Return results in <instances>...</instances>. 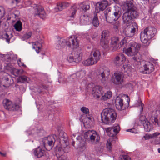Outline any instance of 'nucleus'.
Here are the masks:
<instances>
[{
    "mask_svg": "<svg viewBox=\"0 0 160 160\" xmlns=\"http://www.w3.org/2000/svg\"><path fill=\"white\" fill-rule=\"evenodd\" d=\"M143 125L145 130L146 132H149L152 129V125L148 121Z\"/></svg>",
    "mask_w": 160,
    "mask_h": 160,
    "instance_id": "35",
    "label": "nucleus"
},
{
    "mask_svg": "<svg viewBox=\"0 0 160 160\" xmlns=\"http://www.w3.org/2000/svg\"><path fill=\"white\" fill-rule=\"evenodd\" d=\"M101 54L99 51L97 49L92 50L90 58L84 61L83 63L86 66L92 65L96 64L100 60Z\"/></svg>",
    "mask_w": 160,
    "mask_h": 160,
    "instance_id": "6",
    "label": "nucleus"
},
{
    "mask_svg": "<svg viewBox=\"0 0 160 160\" xmlns=\"http://www.w3.org/2000/svg\"><path fill=\"white\" fill-rule=\"evenodd\" d=\"M116 113L115 110L110 108L104 109L101 113V120L102 122L107 124H111L116 119Z\"/></svg>",
    "mask_w": 160,
    "mask_h": 160,
    "instance_id": "3",
    "label": "nucleus"
},
{
    "mask_svg": "<svg viewBox=\"0 0 160 160\" xmlns=\"http://www.w3.org/2000/svg\"><path fill=\"white\" fill-rule=\"evenodd\" d=\"M157 29L156 28L152 27H148L145 29L143 32L146 33L149 38L151 39L155 35Z\"/></svg>",
    "mask_w": 160,
    "mask_h": 160,
    "instance_id": "20",
    "label": "nucleus"
},
{
    "mask_svg": "<svg viewBox=\"0 0 160 160\" xmlns=\"http://www.w3.org/2000/svg\"><path fill=\"white\" fill-rule=\"evenodd\" d=\"M130 100L128 96H127V102L124 104L123 100L120 96H117L115 100V105L116 108L119 110H123L128 108L129 105Z\"/></svg>",
    "mask_w": 160,
    "mask_h": 160,
    "instance_id": "10",
    "label": "nucleus"
},
{
    "mask_svg": "<svg viewBox=\"0 0 160 160\" xmlns=\"http://www.w3.org/2000/svg\"><path fill=\"white\" fill-rule=\"evenodd\" d=\"M34 153L37 158H40L45 154V151L39 146L34 150Z\"/></svg>",
    "mask_w": 160,
    "mask_h": 160,
    "instance_id": "23",
    "label": "nucleus"
},
{
    "mask_svg": "<svg viewBox=\"0 0 160 160\" xmlns=\"http://www.w3.org/2000/svg\"><path fill=\"white\" fill-rule=\"evenodd\" d=\"M153 113L154 116H152V122L154 124H157L159 126V122L158 119L157 118V117L160 114V111L158 110H157L155 112H153Z\"/></svg>",
    "mask_w": 160,
    "mask_h": 160,
    "instance_id": "25",
    "label": "nucleus"
},
{
    "mask_svg": "<svg viewBox=\"0 0 160 160\" xmlns=\"http://www.w3.org/2000/svg\"><path fill=\"white\" fill-rule=\"evenodd\" d=\"M109 74V71L108 69L100 68L95 72L93 79L96 82L104 83L106 80L107 76Z\"/></svg>",
    "mask_w": 160,
    "mask_h": 160,
    "instance_id": "5",
    "label": "nucleus"
},
{
    "mask_svg": "<svg viewBox=\"0 0 160 160\" xmlns=\"http://www.w3.org/2000/svg\"><path fill=\"white\" fill-rule=\"evenodd\" d=\"M140 38L141 42L143 43H147L149 40L151 39L143 31L141 32Z\"/></svg>",
    "mask_w": 160,
    "mask_h": 160,
    "instance_id": "28",
    "label": "nucleus"
},
{
    "mask_svg": "<svg viewBox=\"0 0 160 160\" xmlns=\"http://www.w3.org/2000/svg\"><path fill=\"white\" fill-rule=\"evenodd\" d=\"M82 50L80 48H77L72 52V56L69 57V60L71 62L78 63L82 60Z\"/></svg>",
    "mask_w": 160,
    "mask_h": 160,
    "instance_id": "14",
    "label": "nucleus"
},
{
    "mask_svg": "<svg viewBox=\"0 0 160 160\" xmlns=\"http://www.w3.org/2000/svg\"><path fill=\"white\" fill-rule=\"evenodd\" d=\"M143 137L145 140H148L150 138H152L151 134H146Z\"/></svg>",
    "mask_w": 160,
    "mask_h": 160,
    "instance_id": "52",
    "label": "nucleus"
},
{
    "mask_svg": "<svg viewBox=\"0 0 160 160\" xmlns=\"http://www.w3.org/2000/svg\"><path fill=\"white\" fill-rule=\"evenodd\" d=\"M6 56H7L6 55L0 53V57L2 58H5Z\"/></svg>",
    "mask_w": 160,
    "mask_h": 160,
    "instance_id": "61",
    "label": "nucleus"
},
{
    "mask_svg": "<svg viewBox=\"0 0 160 160\" xmlns=\"http://www.w3.org/2000/svg\"><path fill=\"white\" fill-rule=\"evenodd\" d=\"M139 106L140 107V110L141 112L143 110V104L142 103L141 101H139Z\"/></svg>",
    "mask_w": 160,
    "mask_h": 160,
    "instance_id": "54",
    "label": "nucleus"
},
{
    "mask_svg": "<svg viewBox=\"0 0 160 160\" xmlns=\"http://www.w3.org/2000/svg\"><path fill=\"white\" fill-rule=\"evenodd\" d=\"M159 138H157L155 141V143L156 144H160V143H159L160 142V140L158 139Z\"/></svg>",
    "mask_w": 160,
    "mask_h": 160,
    "instance_id": "60",
    "label": "nucleus"
},
{
    "mask_svg": "<svg viewBox=\"0 0 160 160\" xmlns=\"http://www.w3.org/2000/svg\"><path fill=\"white\" fill-rule=\"evenodd\" d=\"M100 42V45L103 48L106 49L108 47L109 42L108 39L101 38Z\"/></svg>",
    "mask_w": 160,
    "mask_h": 160,
    "instance_id": "32",
    "label": "nucleus"
},
{
    "mask_svg": "<svg viewBox=\"0 0 160 160\" xmlns=\"http://www.w3.org/2000/svg\"><path fill=\"white\" fill-rule=\"evenodd\" d=\"M89 19L88 16L83 15L80 17V22L82 25H86L89 22Z\"/></svg>",
    "mask_w": 160,
    "mask_h": 160,
    "instance_id": "30",
    "label": "nucleus"
},
{
    "mask_svg": "<svg viewBox=\"0 0 160 160\" xmlns=\"http://www.w3.org/2000/svg\"><path fill=\"white\" fill-rule=\"evenodd\" d=\"M29 78L25 76H22L19 77L18 79V82H28Z\"/></svg>",
    "mask_w": 160,
    "mask_h": 160,
    "instance_id": "38",
    "label": "nucleus"
},
{
    "mask_svg": "<svg viewBox=\"0 0 160 160\" xmlns=\"http://www.w3.org/2000/svg\"><path fill=\"white\" fill-rule=\"evenodd\" d=\"M32 35V33L31 32L26 33L23 35V37L25 39H28L30 38Z\"/></svg>",
    "mask_w": 160,
    "mask_h": 160,
    "instance_id": "51",
    "label": "nucleus"
},
{
    "mask_svg": "<svg viewBox=\"0 0 160 160\" xmlns=\"http://www.w3.org/2000/svg\"><path fill=\"white\" fill-rule=\"evenodd\" d=\"M89 8L90 6L89 5L82 3H80L79 5L78 9H80V11L82 12H84L89 10Z\"/></svg>",
    "mask_w": 160,
    "mask_h": 160,
    "instance_id": "31",
    "label": "nucleus"
},
{
    "mask_svg": "<svg viewBox=\"0 0 160 160\" xmlns=\"http://www.w3.org/2000/svg\"><path fill=\"white\" fill-rule=\"evenodd\" d=\"M12 34H10V35H9L7 33H6L3 34L4 38L6 39V41L8 42V43H10V40L12 37Z\"/></svg>",
    "mask_w": 160,
    "mask_h": 160,
    "instance_id": "45",
    "label": "nucleus"
},
{
    "mask_svg": "<svg viewBox=\"0 0 160 160\" xmlns=\"http://www.w3.org/2000/svg\"><path fill=\"white\" fill-rule=\"evenodd\" d=\"M59 136L61 141H63L65 142L67 141V134L63 131H61L60 132Z\"/></svg>",
    "mask_w": 160,
    "mask_h": 160,
    "instance_id": "37",
    "label": "nucleus"
},
{
    "mask_svg": "<svg viewBox=\"0 0 160 160\" xmlns=\"http://www.w3.org/2000/svg\"><path fill=\"white\" fill-rule=\"evenodd\" d=\"M125 12L123 14L122 16V20L123 23L127 25H129L131 23L132 17L129 15L128 11H124Z\"/></svg>",
    "mask_w": 160,
    "mask_h": 160,
    "instance_id": "21",
    "label": "nucleus"
},
{
    "mask_svg": "<svg viewBox=\"0 0 160 160\" xmlns=\"http://www.w3.org/2000/svg\"><path fill=\"white\" fill-rule=\"evenodd\" d=\"M137 29L138 26L137 24L134 22H132L129 25H127V27L125 30L126 36L128 37L133 36Z\"/></svg>",
    "mask_w": 160,
    "mask_h": 160,
    "instance_id": "13",
    "label": "nucleus"
},
{
    "mask_svg": "<svg viewBox=\"0 0 160 160\" xmlns=\"http://www.w3.org/2000/svg\"><path fill=\"white\" fill-rule=\"evenodd\" d=\"M34 130H32L31 132V133H29V135H32L33 137H36V136L37 135L38 133L37 132L34 133Z\"/></svg>",
    "mask_w": 160,
    "mask_h": 160,
    "instance_id": "56",
    "label": "nucleus"
},
{
    "mask_svg": "<svg viewBox=\"0 0 160 160\" xmlns=\"http://www.w3.org/2000/svg\"><path fill=\"white\" fill-rule=\"evenodd\" d=\"M14 27L15 29L18 31H21L22 29V24L20 21H18L14 24Z\"/></svg>",
    "mask_w": 160,
    "mask_h": 160,
    "instance_id": "39",
    "label": "nucleus"
},
{
    "mask_svg": "<svg viewBox=\"0 0 160 160\" xmlns=\"http://www.w3.org/2000/svg\"><path fill=\"white\" fill-rule=\"evenodd\" d=\"M120 160H131V159L128 156L122 155L120 156Z\"/></svg>",
    "mask_w": 160,
    "mask_h": 160,
    "instance_id": "50",
    "label": "nucleus"
},
{
    "mask_svg": "<svg viewBox=\"0 0 160 160\" xmlns=\"http://www.w3.org/2000/svg\"><path fill=\"white\" fill-rule=\"evenodd\" d=\"M124 75L122 72H115L112 75L111 80L116 85H122L124 82Z\"/></svg>",
    "mask_w": 160,
    "mask_h": 160,
    "instance_id": "12",
    "label": "nucleus"
},
{
    "mask_svg": "<svg viewBox=\"0 0 160 160\" xmlns=\"http://www.w3.org/2000/svg\"><path fill=\"white\" fill-rule=\"evenodd\" d=\"M104 130L107 133V135L110 137L115 136L114 138H111L108 141L107 143V148L110 150L112 146L114 145L117 140L116 135L119 132L120 127L119 125H114L112 128H105Z\"/></svg>",
    "mask_w": 160,
    "mask_h": 160,
    "instance_id": "2",
    "label": "nucleus"
},
{
    "mask_svg": "<svg viewBox=\"0 0 160 160\" xmlns=\"http://www.w3.org/2000/svg\"><path fill=\"white\" fill-rule=\"evenodd\" d=\"M0 154H1L2 156L3 157H5L6 156V153H2L0 151Z\"/></svg>",
    "mask_w": 160,
    "mask_h": 160,
    "instance_id": "63",
    "label": "nucleus"
},
{
    "mask_svg": "<svg viewBox=\"0 0 160 160\" xmlns=\"http://www.w3.org/2000/svg\"><path fill=\"white\" fill-rule=\"evenodd\" d=\"M104 16L106 20L109 23H112L116 21L112 14L110 15L105 12Z\"/></svg>",
    "mask_w": 160,
    "mask_h": 160,
    "instance_id": "29",
    "label": "nucleus"
},
{
    "mask_svg": "<svg viewBox=\"0 0 160 160\" xmlns=\"http://www.w3.org/2000/svg\"><path fill=\"white\" fill-rule=\"evenodd\" d=\"M56 138V135H53L43 138L42 142L47 150L50 151L52 149L54 144Z\"/></svg>",
    "mask_w": 160,
    "mask_h": 160,
    "instance_id": "9",
    "label": "nucleus"
},
{
    "mask_svg": "<svg viewBox=\"0 0 160 160\" xmlns=\"http://www.w3.org/2000/svg\"><path fill=\"white\" fill-rule=\"evenodd\" d=\"M122 8L124 11H128L132 18H136L139 15L136 7L131 2H125L122 5Z\"/></svg>",
    "mask_w": 160,
    "mask_h": 160,
    "instance_id": "8",
    "label": "nucleus"
},
{
    "mask_svg": "<svg viewBox=\"0 0 160 160\" xmlns=\"http://www.w3.org/2000/svg\"><path fill=\"white\" fill-rule=\"evenodd\" d=\"M18 65L20 66H23L24 67H26V65L24 64V63L23 62H22L21 61V59H19L18 60Z\"/></svg>",
    "mask_w": 160,
    "mask_h": 160,
    "instance_id": "53",
    "label": "nucleus"
},
{
    "mask_svg": "<svg viewBox=\"0 0 160 160\" xmlns=\"http://www.w3.org/2000/svg\"><path fill=\"white\" fill-rule=\"evenodd\" d=\"M92 24L95 27H98L99 24V22L97 16H95L93 18L92 22Z\"/></svg>",
    "mask_w": 160,
    "mask_h": 160,
    "instance_id": "41",
    "label": "nucleus"
},
{
    "mask_svg": "<svg viewBox=\"0 0 160 160\" xmlns=\"http://www.w3.org/2000/svg\"><path fill=\"white\" fill-rule=\"evenodd\" d=\"M88 114H86V115H83L82 116H86V118H85V119H88V120H91V118L90 117H89V115H87Z\"/></svg>",
    "mask_w": 160,
    "mask_h": 160,
    "instance_id": "59",
    "label": "nucleus"
},
{
    "mask_svg": "<svg viewBox=\"0 0 160 160\" xmlns=\"http://www.w3.org/2000/svg\"><path fill=\"white\" fill-rule=\"evenodd\" d=\"M86 88L88 91H90L93 97L96 98H99L102 95L103 91L102 88L98 85H95L92 83L88 84Z\"/></svg>",
    "mask_w": 160,
    "mask_h": 160,
    "instance_id": "7",
    "label": "nucleus"
},
{
    "mask_svg": "<svg viewBox=\"0 0 160 160\" xmlns=\"http://www.w3.org/2000/svg\"><path fill=\"white\" fill-rule=\"evenodd\" d=\"M62 3L63 5V8L64 9L68 7L69 5V3L68 2H62Z\"/></svg>",
    "mask_w": 160,
    "mask_h": 160,
    "instance_id": "55",
    "label": "nucleus"
},
{
    "mask_svg": "<svg viewBox=\"0 0 160 160\" xmlns=\"http://www.w3.org/2000/svg\"><path fill=\"white\" fill-rule=\"evenodd\" d=\"M112 95V92L110 91H108L107 92L105 93L101 97V99L102 100H106L110 98Z\"/></svg>",
    "mask_w": 160,
    "mask_h": 160,
    "instance_id": "34",
    "label": "nucleus"
},
{
    "mask_svg": "<svg viewBox=\"0 0 160 160\" xmlns=\"http://www.w3.org/2000/svg\"><path fill=\"white\" fill-rule=\"evenodd\" d=\"M140 70L143 74H150L154 71V67L152 63L148 62L141 67Z\"/></svg>",
    "mask_w": 160,
    "mask_h": 160,
    "instance_id": "16",
    "label": "nucleus"
},
{
    "mask_svg": "<svg viewBox=\"0 0 160 160\" xmlns=\"http://www.w3.org/2000/svg\"><path fill=\"white\" fill-rule=\"evenodd\" d=\"M84 138L88 141L93 142H98L100 139L99 134L95 130H88L84 133Z\"/></svg>",
    "mask_w": 160,
    "mask_h": 160,
    "instance_id": "11",
    "label": "nucleus"
},
{
    "mask_svg": "<svg viewBox=\"0 0 160 160\" xmlns=\"http://www.w3.org/2000/svg\"><path fill=\"white\" fill-rule=\"evenodd\" d=\"M22 0H13L12 3H15L18 6H19L22 5Z\"/></svg>",
    "mask_w": 160,
    "mask_h": 160,
    "instance_id": "49",
    "label": "nucleus"
},
{
    "mask_svg": "<svg viewBox=\"0 0 160 160\" xmlns=\"http://www.w3.org/2000/svg\"><path fill=\"white\" fill-rule=\"evenodd\" d=\"M148 120L146 118L145 116L143 115H141L140 117L139 118V121L141 124L143 125L144 124V123L146 122V121H147Z\"/></svg>",
    "mask_w": 160,
    "mask_h": 160,
    "instance_id": "46",
    "label": "nucleus"
},
{
    "mask_svg": "<svg viewBox=\"0 0 160 160\" xmlns=\"http://www.w3.org/2000/svg\"><path fill=\"white\" fill-rule=\"evenodd\" d=\"M108 5L109 3L107 1H102L99 3V6H97L96 7V10L97 11L96 12H99V11H98V9H99L100 11H103L106 8Z\"/></svg>",
    "mask_w": 160,
    "mask_h": 160,
    "instance_id": "24",
    "label": "nucleus"
},
{
    "mask_svg": "<svg viewBox=\"0 0 160 160\" xmlns=\"http://www.w3.org/2000/svg\"><path fill=\"white\" fill-rule=\"evenodd\" d=\"M140 47V45L134 42L129 43V47L127 48H124L123 51L128 56H134L133 59L134 61H137V58L135 57L137 55Z\"/></svg>",
    "mask_w": 160,
    "mask_h": 160,
    "instance_id": "4",
    "label": "nucleus"
},
{
    "mask_svg": "<svg viewBox=\"0 0 160 160\" xmlns=\"http://www.w3.org/2000/svg\"><path fill=\"white\" fill-rule=\"evenodd\" d=\"M55 9L56 11L58 12L61 11L64 8H63V5L62 2H59L57 3V6Z\"/></svg>",
    "mask_w": 160,
    "mask_h": 160,
    "instance_id": "42",
    "label": "nucleus"
},
{
    "mask_svg": "<svg viewBox=\"0 0 160 160\" xmlns=\"http://www.w3.org/2000/svg\"><path fill=\"white\" fill-rule=\"evenodd\" d=\"M80 110L82 112L85 114V115L88 114L89 113V109L86 107H83L81 108Z\"/></svg>",
    "mask_w": 160,
    "mask_h": 160,
    "instance_id": "48",
    "label": "nucleus"
},
{
    "mask_svg": "<svg viewBox=\"0 0 160 160\" xmlns=\"http://www.w3.org/2000/svg\"><path fill=\"white\" fill-rule=\"evenodd\" d=\"M160 133L158 132H156L153 134H152V138L157 136L160 135Z\"/></svg>",
    "mask_w": 160,
    "mask_h": 160,
    "instance_id": "58",
    "label": "nucleus"
},
{
    "mask_svg": "<svg viewBox=\"0 0 160 160\" xmlns=\"http://www.w3.org/2000/svg\"><path fill=\"white\" fill-rule=\"evenodd\" d=\"M123 69L125 72H128L131 70V68L129 64H125L123 65Z\"/></svg>",
    "mask_w": 160,
    "mask_h": 160,
    "instance_id": "43",
    "label": "nucleus"
},
{
    "mask_svg": "<svg viewBox=\"0 0 160 160\" xmlns=\"http://www.w3.org/2000/svg\"><path fill=\"white\" fill-rule=\"evenodd\" d=\"M126 60V58L122 53L118 54L113 60V63L117 66H120L123 64Z\"/></svg>",
    "mask_w": 160,
    "mask_h": 160,
    "instance_id": "18",
    "label": "nucleus"
},
{
    "mask_svg": "<svg viewBox=\"0 0 160 160\" xmlns=\"http://www.w3.org/2000/svg\"><path fill=\"white\" fill-rule=\"evenodd\" d=\"M3 106L7 110L10 111H16L19 108V105L13 103L8 99H5L3 101Z\"/></svg>",
    "mask_w": 160,
    "mask_h": 160,
    "instance_id": "15",
    "label": "nucleus"
},
{
    "mask_svg": "<svg viewBox=\"0 0 160 160\" xmlns=\"http://www.w3.org/2000/svg\"><path fill=\"white\" fill-rule=\"evenodd\" d=\"M4 10L2 7H1V9H0V15H3L4 14Z\"/></svg>",
    "mask_w": 160,
    "mask_h": 160,
    "instance_id": "57",
    "label": "nucleus"
},
{
    "mask_svg": "<svg viewBox=\"0 0 160 160\" xmlns=\"http://www.w3.org/2000/svg\"><path fill=\"white\" fill-rule=\"evenodd\" d=\"M66 45L72 48H77L79 46V41L75 36H70L68 40L61 38L57 42L55 48L60 50Z\"/></svg>",
    "mask_w": 160,
    "mask_h": 160,
    "instance_id": "1",
    "label": "nucleus"
},
{
    "mask_svg": "<svg viewBox=\"0 0 160 160\" xmlns=\"http://www.w3.org/2000/svg\"><path fill=\"white\" fill-rule=\"evenodd\" d=\"M1 76L0 83L4 87H8L11 84L9 81L11 76L8 73L2 72L0 73Z\"/></svg>",
    "mask_w": 160,
    "mask_h": 160,
    "instance_id": "17",
    "label": "nucleus"
},
{
    "mask_svg": "<svg viewBox=\"0 0 160 160\" xmlns=\"http://www.w3.org/2000/svg\"><path fill=\"white\" fill-rule=\"evenodd\" d=\"M122 14L121 9L119 7H115V12H113V17L116 21L118 20Z\"/></svg>",
    "mask_w": 160,
    "mask_h": 160,
    "instance_id": "27",
    "label": "nucleus"
},
{
    "mask_svg": "<svg viewBox=\"0 0 160 160\" xmlns=\"http://www.w3.org/2000/svg\"><path fill=\"white\" fill-rule=\"evenodd\" d=\"M69 150V148L68 146H66L64 148L59 147H57L56 149V151L57 152L56 154V156L57 158V160H66V158L65 156L62 155L60 156L59 153H58V152L67 153Z\"/></svg>",
    "mask_w": 160,
    "mask_h": 160,
    "instance_id": "19",
    "label": "nucleus"
},
{
    "mask_svg": "<svg viewBox=\"0 0 160 160\" xmlns=\"http://www.w3.org/2000/svg\"><path fill=\"white\" fill-rule=\"evenodd\" d=\"M113 2L116 3H118L119 2V0H113Z\"/></svg>",
    "mask_w": 160,
    "mask_h": 160,
    "instance_id": "64",
    "label": "nucleus"
},
{
    "mask_svg": "<svg viewBox=\"0 0 160 160\" xmlns=\"http://www.w3.org/2000/svg\"><path fill=\"white\" fill-rule=\"evenodd\" d=\"M45 15L46 13L45 12L44 9L42 7L38 8L34 13L35 16H39L40 18H43Z\"/></svg>",
    "mask_w": 160,
    "mask_h": 160,
    "instance_id": "26",
    "label": "nucleus"
},
{
    "mask_svg": "<svg viewBox=\"0 0 160 160\" xmlns=\"http://www.w3.org/2000/svg\"><path fill=\"white\" fill-rule=\"evenodd\" d=\"M134 129H128L127 130V131H128V132H134Z\"/></svg>",
    "mask_w": 160,
    "mask_h": 160,
    "instance_id": "62",
    "label": "nucleus"
},
{
    "mask_svg": "<svg viewBox=\"0 0 160 160\" xmlns=\"http://www.w3.org/2000/svg\"><path fill=\"white\" fill-rule=\"evenodd\" d=\"M127 40L126 38H124L122 39L119 43V46L120 47H125L127 45Z\"/></svg>",
    "mask_w": 160,
    "mask_h": 160,
    "instance_id": "44",
    "label": "nucleus"
},
{
    "mask_svg": "<svg viewBox=\"0 0 160 160\" xmlns=\"http://www.w3.org/2000/svg\"><path fill=\"white\" fill-rule=\"evenodd\" d=\"M23 72L22 70H18L15 68H13L11 71L12 74L15 76H18L19 75L22 74Z\"/></svg>",
    "mask_w": 160,
    "mask_h": 160,
    "instance_id": "36",
    "label": "nucleus"
},
{
    "mask_svg": "<svg viewBox=\"0 0 160 160\" xmlns=\"http://www.w3.org/2000/svg\"><path fill=\"white\" fill-rule=\"evenodd\" d=\"M109 32L108 30H103L101 34V38L105 39H108V37L109 36Z\"/></svg>",
    "mask_w": 160,
    "mask_h": 160,
    "instance_id": "40",
    "label": "nucleus"
},
{
    "mask_svg": "<svg viewBox=\"0 0 160 160\" xmlns=\"http://www.w3.org/2000/svg\"><path fill=\"white\" fill-rule=\"evenodd\" d=\"M119 39L117 37H113L111 39V44L113 48V50L115 51L120 48L119 43Z\"/></svg>",
    "mask_w": 160,
    "mask_h": 160,
    "instance_id": "22",
    "label": "nucleus"
},
{
    "mask_svg": "<svg viewBox=\"0 0 160 160\" xmlns=\"http://www.w3.org/2000/svg\"><path fill=\"white\" fill-rule=\"evenodd\" d=\"M33 48L35 49L36 52L38 53L40 52L42 47V44L38 42H33Z\"/></svg>",
    "mask_w": 160,
    "mask_h": 160,
    "instance_id": "33",
    "label": "nucleus"
},
{
    "mask_svg": "<svg viewBox=\"0 0 160 160\" xmlns=\"http://www.w3.org/2000/svg\"><path fill=\"white\" fill-rule=\"evenodd\" d=\"M76 9V6H74L71 8V15L70 17L71 18L74 17V15H75L77 10Z\"/></svg>",
    "mask_w": 160,
    "mask_h": 160,
    "instance_id": "47",
    "label": "nucleus"
}]
</instances>
